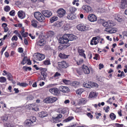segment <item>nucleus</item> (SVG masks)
Masks as SVG:
<instances>
[{
  "mask_svg": "<svg viewBox=\"0 0 127 127\" xmlns=\"http://www.w3.org/2000/svg\"><path fill=\"white\" fill-rule=\"evenodd\" d=\"M117 30V29L114 27L107 28L105 29L104 31L110 33L116 32Z\"/></svg>",
  "mask_w": 127,
  "mask_h": 127,
  "instance_id": "1a4fd4ad",
  "label": "nucleus"
},
{
  "mask_svg": "<svg viewBox=\"0 0 127 127\" xmlns=\"http://www.w3.org/2000/svg\"><path fill=\"white\" fill-rule=\"evenodd\" d=\"M18 17L21 19H23L25 17V14L24 12L22 10L19 11L17 13Z\"/></svg>",
  "mask_w": 127,
  "mask_h": 127,
  "instance_id": "a211bd4d",
  "label": "nucleus"
},
{
  "mask_svg": "<svg viewBox=\"0 0 127 127\" xmlns=\"http://www.w3.org/2000/svg\"><path fill=\"white\" fill-rule=\"evenodd\" d=\"M14 33L16 34L17 36L19 37L20 35H21V34L18 32V31L17 30H15L14 31Z\"/></svg>",
  "mask_w": 127,
  "mask_h": 127,
  "instance_id": "69168bd1",
  "label": "nucleus"
},
{
  "mask_svg": "<svg viewBox=\"0 0 127 127\" xmlns=\"http://www.w3.org/2000/svg\"><path fill=\"white\" fill-rule=\"evenodd\" d=\"M102 25L104 27H108L107 21V22H104L102 23Z\"/></svg>",
  "mask_w": 127,
  "mask_h": 127,
  "instance_id": "680f3d73",
  "label": "nucleus"
},
{
  "mask_svg": "<svg viewBox=\"0 0 127 127\" xmlns=\"http://www.w3.org/2000/svg\"><path fill=\"white\" fill-rule=\"evenodd\" d=\"M82 68L84 73L85 74H88L90 72V70L92 69L91 67H88L87 66L83 65Z\"/></svg>",
  "mask_w": 127,
  "mask_h": 127,
  "instance_id": "9d476101",
  "label": "nucleus"
},
{
  "mask_svg": "<svg viewBox=\"0 0 127 127\" xmlns=\"http://www.w3.org/2000/svg\"><path fill=\"white\" fill-rule=\"evenodd\" d=\"M6 80V78L3 77H0V82L2 83L5 82Z\"/></svg>",
  "mask_w": 127,
  "mask_h": 127,
  "instance_id": "a18cd8bd",
  "label": "nucleus"
},
{
  "mask_svg": "<svg viewBox=\"0 0 127 127\" xmlns=\"http://www.w3.org/2000/svg\"><path fill=\"white\" fill-rule=\"evenodd\" d=\"M14 10H12L10 12L9 14L11 16H13L14 15Z\"/></svg>",
  "mask_w": 127,
  "mask_h": 127,
  "instance_id": "e2e57ef3",
  "label": "nucleus"
},
{
  "mask_svg": "<svg viewBox=\"0 0 127 127\" xmlns=\"http://www.w3.org/2000/svg\"><path fill=\"white\" fill-rule=\"evenodd\" d=\"M62 81L66 85H70L71 84V81L69 80H67L65 79H63Z\"/></svg>",
  "mask_w": 127,
  "mask_h": 127,
  "instance_id": "4c0bfd02",
  "label": "nucleus"
},
{
  "mask_svg": "<svg viewBox=\"0 0 127 127\" xmlns=\"http://www.w3.org/2000/svg\"><path fill=\"white\" fill-rule=\"evenodd\" d=\"M38 116L41 117H44L47 116V112L45 111H42L38 113Z\"/></svg>",
  "mask_w": 127,
  "mask_h": 127,
  "instance_id": "a878e982",
  "label": "nucleus"
},
{
  "mask_svg": "<svg viewBox=\"0 0 127 127\" xmlns=\"http://www.w3.org/2000/svg\"><path fill=\"white\" fill-rule=\"evenodd\" d=\"M83 60L82 59H80L79 61V62H77L76 63L78 65H79L83 63Z\"/></svg>",
  "mask_w": 127,
  "mask_h": 127,
  "instance_id": "bf43d9fd",
  "label": "nucleus"
},
{
  "mask_svg": "<svg viewBox=\"0 0 127 127\" xmlns=\"http://www.w3.org/2000/svg\"><path fill=\"white\" fill-rule=\"evenodd\" d=\"M42 14L45 17H49L52 15L51 12L49 10H43L42 11Z\"/></svg>",
  "mask_w": 127,
  "mask_h": 127,
  "instance_id": "4468645a",
  "label": "nucleus"
},
{
  "mask_svg": "<svg viewBox=\"0 0 127 127\" xmlns=\"http://www.w3.org/2000/svg\"><path fill=\"white\" fill-rule=\"evenodd\" d=\"M43 63L46 65H49L51 64L50 60L49 59H46L45 60L43 61Z\"/></svg>",
  "mask_w": 127,
  "mask_h": 127,
  "instance_id": "79ce46f5",
  "label": "nucleus"
},
{
  "mask_svg": "<svg viewBox=\"0 0 127 127\" xmlns=\"http://www.w3.org/2000/svg\"><path fill=\"white\" fill-rule=\"evenodd\" d=\"M74 119V117L72 116H69L67 118L64 119L63 121L64 123H66Z\"/></svg>",
  "mask_w": 127,
  "mask_h": 127,
  "instance_id": "2f4dec72",
  "label": "nucleus"
},
{
  "mask_svg": "<svg viewBox=\"0 0 127 127\" xmlns=\"http://www.w3.org/2000/svg\"><path fill=\"white\" fill-rule=\"evenodd\" d=\"M76 71L77 73L78 74H79L80 75L82 74V72L81 71V70L80 69L78 68L76 70Z\"/></svg>",
  "mask_w": 127,
  "mask_h": 127,
  "instance_id": "0e129e2a",
  "label": "nucleus"
},
{
  "mask_svg": "<svg viewBox=\"0 0 127 127\" xmlns=\"http://www.w3.org/2000/svg\"><path fill=\"white\" fill-rule=\"evenodd\" d=\"M48 34L49 36L52 37L54 35L55 33L53 32L50 31L48 32Z\"/></svg>",
  "mask_w": 127,
  "mask_h": 127,
  "instance_id": "5fc2aeb1",
  "label": "nucleus"
},
{
  "mask_svg": "<svg viewBox=\"0 0 127 127\" xmlns=\"http://www.w3.org/2000/svg\"><path fill=\"white\" fill-rule=\"evenodd\" d=\"M67 18L69 19L73 20L76 19L77 18V16L76 14L71 13L68 14L67 16Z\"/></svg>",
  "mask_w": 127,
  "mask_h": 127,
  "instance_id": "6ab92c4d",
  "label": "nucleus"
},
{
  "mask_svg": "<svg viewBox=\"0 0 127 127\" xmlns=\"http://www.w3.org/2000/svg\"><path fill=\"white\" fill-rule=\"evenodd\" d=\"M37 22L35 20H32L31 21L32 25L35 28L37 26Z\"/></svg>",
  "mask_w": 127,
  "mask_h": 127,
  "instance_id": "7c9ffc66",
  "label": "nucleus"
},
{
  "mask_svg": "<svg viewBox=\"0 0 127 127\" xmlns=\"http://www.w3.org/2000/svg\"><path fill=\"white\" fill-rule=\"evenodd\" d=\"M62 117V115L61 114H59L56 117H52V119L53 121L55 123H57L60 122L61 120L59 119Z\"/></svg>",
  "mask_w": 127,
  "mask_h": 127,
  "instance_id": "dca6fc26",
  "label": "nucleus"
},
{
  "mask_svg": "<svg viewBox=\"0 0 127 127\" xmlns=\"http://www.w3.org/2000/svg\"><path fill=\"white\" fill-rule=\"evenodd\" d=\"M58 19V17L57 16H54L52 17L50 19L51 23H53L55 21L57 20Z\"/></svg>",
  "mask_w": 127,
  "mask_h": 127,
  "instance_id": "e433bc0d",
  "label": "nucleus"
},
{
  "mask_svg": "<svg viewBox=\"0 0 127 127\" xmlns=\"http://www.w3.org/2000/svg\"><path fill=\"white\" fill-rule=\"evenodd\" d=\"M59 66L60 68H66L68 66V64L66 62L64 61H63L58 63Z\"/></svg>",
  "mask_w": 127,
  "mask_h": 127,
  "instance_id": "2eb2a0df",
  "label": "nucleus"
},
{
  "mask_svg": "<svg viewBox=\"0 0 127 127\" xmlns=\"http://www.w3.org/2000/svg\"><path fill=\"white\" fill-rule=\"evenodd\" d=\"M18 39V38L17 36L16 35H14L11 38V40L12 41H17V40Z\"/></svg>",
  "mask_w": 127,
  "mask_h": 127,
  "instance_id": "4d7b16f0",
  "label": "nucleus"
},
{
  "mask_svg": "<svg viewBox=\"0 0 127 127\" xmlns=\"http://www.w3.org/2000/svg\"><path fill=\"white\" fill-rule=\"evenodd\" d=\"M10 7L8 5L6 6L4 8V10L6 12L9 11L10 10Z\"/></svg>",
  "mask_w": 127,
  "mask_h": 127,
  "instance_id": "8fccbe9b",
  "label": "nucleus"
},
{
  "mask_svg": "<svg viewBox=\"0 0 127 127\" xmlns=\"http://www.w3.org/2000/svg\"><path fill=\"white\" fill-rule=\"evenodd\" d=\"M62 25V22L59 21H57L56 22V23L55 24L56 26L59 27L61 26Z\"/></svg>",
  "mask_w": 127,
  "mask_h": 127,
  "instance_id": "3c124183",
  "label": "nucleus"
},
{
  "mask_svg": "<svg viewBox=\"0 0 127 127\" xmlns=\"http://www.w3.org/2000/svg\"><path fill=\"white\" fill-rule=\"evenodd\" d=\"M23 68L24 70L26 71H30L32 69L31 67L27 66H24L23 67Z\"/></svg>",
  "mask_w": 127,
  "mask_h": 127,
  "instance_id": "49530a36",
  "label": "nucleus"
},
{
  "mask_svg": "<svg viewBox=\"0 0 127 127\" xmlns=\"http://www.w3.org/2000/svg\"><path fill=\"white\" fill-rule=\"evenodd\" d=\"M67 111V109H63L62 111V112L63 114H64L66 113Z\"/></svg>",
  "mask_w": 127,
  "mask_h": 127,
  "instance_id": "774afa93",
  "label": "nucleus"
},
{
  "mask_svg": "<svg viewBox=\"0 0 127 127\" xmlns=\"http://www.w3.org/2000/svg\"><path fill=\"white\" fill-rule=\"evenodd\" d=\"M127 4L121 1V4L120 5V7L122 8H125L127 6Z\"/></svg>",
  "mask_w": 127,
  "mask_h": 127,
  "instance_id": "c9c22d12",
  "label": "nucleus"
},
{
  "mask_svg": "<svg viewBox=\"0 0 127 127\" xmlns=\"http://www.w3.org/2000/svg\"><path fill=\"white\" fill-rule=\"evenodd\" d=\"M69 41H72L76 40L77 37L73 34H67Z\"/></svg>",
  "mask_w": 127,
  "mask_h": 127,
  "instance_id": "412c9836",
  "label": "nucleus"
},
{
  "mask_svg": "<svg viewBox=\"0 0 127 127\" xmlns=\"http://www.w3.org/2000/svg\"><path fill=\"white\" fill-rule=\"evenodd\" d=\"M49 92L53 94L58 95L59 94V89L56 88H54L50 89Z\"/></svg>",
  "mask_w": 127,
  "mask_h": 127,
  "instance_id": "ddd939ff",
  "label": "nucleus"
},
{
  "mask_svg": "<svg viewBox=\"0 0 127 127\" xmlns=\"http://www.w3.org/2000/svg\"><path fill=\"white\" fill-rule=\"evenodd\" d=\"M59 41L60 43L63 44L67 43L69 41L67 34H65L62 37L60 38Z\"/></svg>",
  "mask_w": 127,
  "mask_h": 127,
  "instance_id": "423d86ee",
  "label": "nucleus"
},
{
  "mask_svg": "<svg viewBox=\"0 0 127 127\" xmlns=\"http://www.w3.org/2000/svg\"><path fill=\"white\" fill-rule=\"evenodd\" d=\"M41 74L43 76V77L42 78V80H44L46 78V75L45 73L43 71H41Z\"/></svg>",
  "mask_w": 127,
  "mask_h": 127,
  "instance_id": "603ef678",
  "label": "nucleus"
},
{
  "mask_svg": "<svg viewBox=\"0 0 127 127\" xmlns=\"http://www.w3.org/2000/svg\"><path fill=\"white\" fill-rule=\"evenodd\" d=\"M58 16L60 17H63L65 13V10L62 8L59 9L57 11Z\"/></svg>",
  "mask_w": 127,
  "mask_h": 127,
  "instance_id": "f8f14e48",
  "label": "nucleus"
},
{
  "mask_svg": "<svg viewBox=\"0 0 127 127\" xmlns=\"http://www.w3.org/2000/svg\"><path fill=\"white\" fill-rule=\"evenodd\" d=\"M97 95V94L95 92H91L89 95V97L93 98L95 97Z\"/></svg>",
  "mask_w": 127,
  "mask_h": 127,
  "instance_id": "bb28decb",
  "label": "nucleus"
},
{
  "mask_svg": "<svg viewBox=\"0 0 127 127\" xmlns=\"http://www.w3.org/2000/svg\"><path fill=\"white\" fill-rule=\"evenodd\" d=\"M4 125L5 127H15L12 124L9 123L8 122L6 123H4Z\"/></svg>",
  "mask_w": 127,
  "mask_h": 127,
  "instance_id": "a19ab883",
  "label": "nucleus"
},
{
  "mask_svg": "<svg viewBox=\"0 0 127 127\" xmlns=\"http://www.w3.org/2000/svg\"><path fill=\"white\" fill-rule=\"evenodd\" d=\"M85 51L82 49L79 48L78 49V52L80 55L83 57L84 59L86 58L85 54L84 53Z\"/></svg>",
  "mask_w": 127,
  "mask_h": 127,
  "instance_id": "5701e85b",
  "label": "nucleus"
},
{
  "mask_svg": "<svg viewBox=\"0 0 127 127\" xmlns=\"http://www.w3.org/2000/svg\"><path fill=\"white\" fill-rule=\"evenodd\" d=\"M79 83L76 81H74L72 82H71L70 85L76 87L79 85Z\"/></svg>",
  "mask_w": 127,
  "mask_h": 127,
  "instance_id": "473e14b6",
  "label": "nucleus"
},
{
  "mask_svg": "<svg viewBox=\"0 0 127 127\" xmlns=\"http://www.w3.org/2000/svg\"><path fill=\"white\" fill-rule=\"evenodd\" d=\"M59 89L60 91L63 93H68L69 91V88L65 86H60L59 87Z\"/></svg>",
  "mask_w": 127,
  "mask_h": 127,
  "instance_id": "f3484780",
  "label": "nucleus"
},
{
  "mask_svg": "<svg viewBox=\"0 0 127 127\" xmlns=\"http://www.w3.org/2000/svg\"><path fill=\"white\" fill-rule=\"evenodd\" d=\"M36 120V118L32 117L30 119H27L24 123V125L27 126L31 127L34 126L35 124Z\"/></svg>",
  "mask_w": 127,
  "mask_h": 127,
  "instance_id": "f257e3e1",
  "label": "nucleus"
},
{
  "mask_svg": "<svg viewBox=\"0 0 127 127\" xmlns=\"http://www.w3.org/2000/svg\"><path fill=\"white\" fill-rule=\"evenodd\" d=\"M34 16L35 18L40 22H44L45 21V18L42 14L39 12H36L34 13Z\"/></svg>",
  "mask_w": 127,
  "mask_h": 127,
  "instance_id": "7ed1b4c3",
  "label": "nucleus"
},
{
  "mask_svg": "<svg viewBox=\"0 0 127 127\" xmlns=\"http://www.w3.org/2000/svg\"><path fill=\"white\" fill-rule=\"evenodd\" d=\"M28 32H25L21 34L22 36L24 37H27L28 35Z\"/></svg>",
  "mask_w": 127,
  "mask_h": 127,
  "instance_id": "13d9d810",
  "label": "nucleus"
},
{
  "mask_svg": "<svg viewBox=\"0 0 127 127\" xmlns=\"http://www.w3.org/2000/svg\"><path fill=\"white\" fill-rule=\"evenodd\" d=\"M87 101V99L85 98H82L79 100V103L80 104H85Z\"/></svg>",
  "mask_w": 127,
  "mask_h": 127,
  "instance_id": "c85d7f7f",
  "label": "nucleus"
},
{
  "mask_svg": "<svg viewBox=\"0 0 127 127\" xmlns=\"http://www.w3.org/2000/svg\"><path fill=\"white\" fill-rule=\"evenodd\" d=\"M99 56V55L97 54H95V57H94L93 58V59H94L96 60H97L98 59V57Z\"/></svg>",
  "mask_w": 127,
  "mask_h": 127,
  "instance_id": "338daca9",
  "label": "nucleus"
},
{
  "mask_svg": "<svg viewBox=\"0 0 127 127\" xmlns=\"http://www.w3.org/2000/svg\"><path fill=\"white\" fill-rule=\"evenodd\" d=\"M34 56L36 60L39 61L43 60L45 57V56L44 54L38 53L35 54Z\"/></svg>",
  "mask_w": 127,
  "mask_h": 127,
  "instance_id": "0eeeda50",
  "label": "nucleus"
},
{
  "mask_svg": "<svg viewBox=\"0 0 127 127\" xmlns=\"http://www.w3.org/2000/svg\"><path fill=\"white\" fill-rule=\"evenodd\" d=\"M108 26V27H112L114 26V24L113 21L111 20L107 21Z\"/></svg>",
  "mask_w": 127,
  "mask_h": 127,
  "instance_id": "58836bf2",
  "label": "nucleus"
},
{
  "mask_svg": "<svg viewBox=\"0 0 127 127\" xmlns=\"http://www.w3.org/2000/svg\"><path fill=\"white\" fill-rule=\"evenodd\" d=\"M69 55H66L64 53H60L59 55V56L61 59H65L68 58L69 56Z\"/></svg>",
  "mask_w": 127,
  "mask_h": 127,
  "instance_id": "cd10ccee",
  "label": "nucleus"
},
{
  "mask_svg": "<svg viewBox=\"0 0 127 127\" xmlns=\"http://www.w3.org/2000/svg\"><path fill=\"white\" fill-rule=\"evenodd\" d=\"M29 106L32 107L33 110L35 111H37L39 110L38 106L35 103L30 104H29Z\"/></svg>",
  "mask_w": 127,
  "mask_h": 127,
  "instance_id": "aec40b11",
  "label": "nucleus"
},
{
  "mask_svg": "<svg viewBox=\"0 0 127 127\" xmlns=\"http://www.w3.org/2000/svg\"><path fill=\"white\" fill-rule=\"evenodd\" d=\"M113 88V86L112 85H109L107 86V89L109 90L112 89Z\"/></svg>",
  "mask_w": 127,
  "mask_h": 127,
  "instance_id": "052dcab7",
  "label": "nucleus"
},
{
  "mask_svg": "<svg viewBox=\"0 0 127 127\" xmlns=\"http://www.w3.org/2000/svg\"><path fill=\"white\" fill-rule=\"evenodd\" d=\"M89 20L91 22H94L96 21L97 20L96 16L94 14H91L89 15L87 17Z\"/></svg>",
  "mask_w": 127,
  "mask_h": 127,
  "instance_id": "9b49d317",
  "label": "nucleus"
},
{
  "mask_svg": "<svg viewBox=\"0 0 127 127\" xmlns=\"http://www.w3.org/2000/svg\"><path fill=\"white\" fill-rule=\"evenodd\" d=\"M117 76L118 77H125V74L124 73L123 71H122L121 72V74H118L117 75Z\"/></svg>",
  "mask_w": 127,
  "mask_h": 127,
  "instance_id": "6e6d98bb",
  "label": "nucleus"
},
{
  "mask_svg": "<svg viewBox=\"0 0 127 127\" xmlns=\"http://www.w3.org/2000/svg\"><path fill=\"white\" fill-rule=\"evenodd\" d=\"M114 19L117 21L118 22H121L123 20V19L118 14H115L114 15Z\"/></svg>",
  "mask_w": 127,
  "mask_h": 127,
  "instance_id": "4be33fe9",
  "label": "nucleus"
},
{
  "mask_svg": "<svg viewBox=\"0 0 127 127\" xmlns=\"http://www.w3.org/2000/svg\"><path fill=\"white\" fill-rule=\"evenodd\" d=\"M44 43V40L41 39L37 42V44L40 46H43Z\"/></svg>",
  "mask_w": 127,
  "mask_h": 127,
  "instance_id": "72a5a7b5",
  "label": "nucleus"
},
{
  "mask_svg": "<svg viewBox=\"0 0 127 127\" xmlns=\"http://www.w3.org/2000/svg\"><path fill=\"white\" fill-rule=\"evenodd\" d=\"M82 9L84 12L85 13L91 12L93 11V10L91 7L88 5H83L82 7Z\"/></svg>",
  "mask_w": 127,
  "mask_h": 127,
  "instance_id": "6e6552de",
  "label": "nucleus"
},
{
  "mask_svg": "<svg viewBox=\"0 0 127 127\" xmlns=\"http://www.w3.org/2000/svg\"><path fill=\"white\" fill-rule=\"evenodd\" d=\"M17 85L21 86L26 87L28 85V84L25 83H17Z\"/></svg>",
  "mask_w": 127,
  "mask_h": 127,
  "instance_id": "37998d69",
  "label": "nucleus"
},
{
  "mask_svg": "<svg viewBox=\"0 0 127 127\" xmlns=\"http://www.w3.org/2000/svg\"><path fill=\"white\" fill-rule=\"evenodd\" d=\"M8 117L7 115H5L1 118V123L4 124L8 122L7 119Z\"/></svg>",
  "mask_w": 127,
  "mask_h": 127,
  "instance_id": "b1692460",
  "label": "nucleus"
},
{
  "mask_svg": "<svg viewBox=\"0 0 127 127\" xmlns=\"http://www.w3.org/2000/svg\"><path fill=\"white\" fill-rule=\"evenodd\" d=\"M7 79L9 80H12V76L11 74L9 73H8L7 75Z\"/></svg>",
  "mask_w": 127,
  "mask_h": 127,
  "instance_id": "864d4df0",
  "label": "nucleus"
},
{
  "mask_svg": "<svg viewBox=\"0 0 127 127\" xmlns=\"http://www.w3.org/2000/svg\"><path fill=\"white\" fill-rule=\"evenodd\" d=\"M83 86L85 87L89 88L94 87H97L98 86V85L97 83L91 82H88L86 83H84L83 84Z\"/></svg>",
  "mask_w": 127,
  "mask_h": 127,
  "instance_id": "39448f33",
  "label": "nucleus"
},
{
  "mask_svg": "<svg viewBox=\"0 0 127 127\" xmlns=\"http://www.w3.org/2000/svg\"><path fill=\"white\" fill-rule=\"evenodd\" d=\"M61 75L60 73L58 72H56L55 74H54V75L52 77L50 78H49V80H51L52 79H53V78H58V77L59 76Z\"/></svg>",
  "mask_w": 127,
  "mask_h": 127,
  "instance_id": "f704fd0d",
  "label": "nucleus"
},
{
  "mask_svg": "<svg viewBox=\"0 0 127 127\" xmlns=\"http://www.w3.org/2000/svg\"><path fill=\"white\" fill-rule=\"evenodd\" d=\"M83 91V89H79L76 91V93L77 94L80 95Z\"/></svg>",
  "mask_w": 127,
  "mask_h": 127,
  "instance_id": "ea45409f",
  "label": "nucleus"
},
{
  "mask_svg": "<svg viewBox=\"0 0 127 127\" xmlns=\"http://www.w3.org/2000/svg\"><path fill=\"white\" fill-rule=\"evenodd\" d=\"M77 9L76 8L74 7L71 6L69 8V10L71 13H73L77 10Z\"/></svg>",
  "mask_w": 127,
  "mask_h": 127,
  "instance_id": "c756f323",
  "label": "nucleus"
},
{
  "mask_svg": "<svg viewBox=\"0 0 127 127\" xmlns=\"http://www.w3.org/2000/svg\"><path fill=\"white\" fill-rule=\"evenodd\" d=\"M57 98L56 97L53 96L48 97L43 100V102L46 103H51L56 101Z\"/></svg>",
  "mask_w": 127,
  "mask_h": 127,
  "instance_id": "20e7f679",
  "label": "nucleus"
},
{
  "mask_svg": "<svg viewBox=\"0 0 127 127\" xmlns=\"http://www.w3.org/2000/svg\"><path fill=\"white\" fill-rule=\"evenodd\" d=\"M76 27L78 30L81 31H86L90 29L89 25L83 24H78Z\"/></svg>",
  "mask_w": 127,
  "mask_h": 127,
  "instance_id": "f03ea898",
  "label": "nucleus"
},
{
  "mask_svg": "<svg viewBox=\"0 0 127 127\" xmlns=\"http://www.w3.org/2000/svg\"><path fill=\"white\" fill-rule=\"evenodd\" d=\"M79 1V0H73V1L72 2V4L73 5L76 4L77 6H78L79 5V3L76 2H78Z\"/></svg>",
  "mask_w": 127,
  "mask_h": 127,
  "instance_id": "de8ad7c7",
  "label": "nucleus"
},
{
  "mask_svg": "<svg viewBox=\"0 0 127 127\" xmlns=\"http://www.w3.org/2000/svg\"><path fill=\"white\" fill-rule=\"evenodd\" d=\"M97 44V38L96 37H93L91 41L90 44L92 45H96Z\"/></svg>",
  "mask_w": 127,
  "mask_h": 127,
  "instance_id": "393cba45",
  "label": "nucleus"
},
{
  "mask_svg": "<svg viewBox=\"0 0 127 127\" xmlns=\"http://www.w3.org/2000/svg\"><path fill=\"white\" fill-rule=\"evenodd\" d=\"M28 59H27V58L26 57H24V58L23 59V61L21 63L23 64H26L27 61Z\"/></svg>",
  "mask_w": 127,
  "mask_h": 127,
  "instance_id": "09e8293b",
  "label": "nucleus"
},
{
  "mask_svg": "<svg viewBox=\"0 0 127 127\" xmlns=\"http://www.w3.org/2000/svg\"><path fill=\"white\" fill-rule=\"evenodd\" d=\"M110 117L112 120H114L116 118V116L114 113H112L110 115Z\"/></svg>",
  "mask_w": 127,
  "mask_h": 127,
  "instance_id": "c03bdc74",
  "label": "nucleus"
}]
</instances>
